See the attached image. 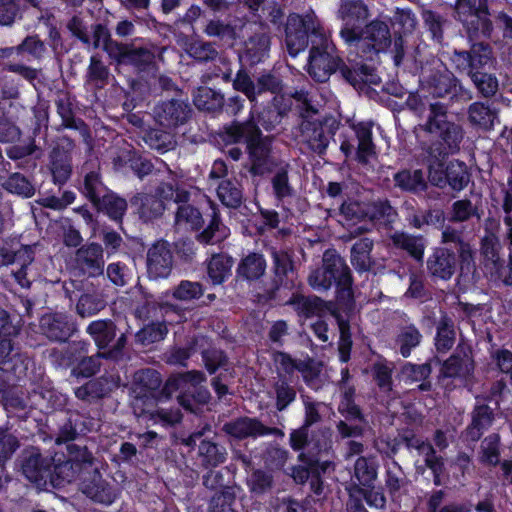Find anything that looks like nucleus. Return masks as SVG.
I'll return each mask as SVG.
<instances>
[{"label":"nucleus","instance_id":"nucleus-1","mask_svg":"<svg viewBox=\"0 0 512 512\" xmlns=\"http://www.w3.org/2000/svg\"><path fill=\"white\" fill-rule=\"evenodd\" d=\"M446 108L439 102L430 105V114L424 125L416 128L417 137L429 134L438 138L439 143L422 149V162L428 166L429 180L438 187L446 184L456 191L462 190L469 182L470 176L465 163L452 161L444 169V159L449 153L459 150L463 139L461 126L447 121Z\"/></svg>","mask_w":512,"mask_h":512},{"label":"nucleus","instance_id":"nucleus-2","mask_svg":"<svg viewBox=\"0 0 512 512\" xmlns=\"http://www.w3.org/2000/svg\"><path fill=\"white\" fill-rule=\"evenodd\" d=\"M312 37L308 63V74L318 82H325L338 67V59L334 56V45L329 35L321 26L314 12L301 16H288L285 28V44L290 56L296 57L308 46V37Z\"/></svg>","mask_w":512,"mask_h":512},{"label":"nucleus","instance_id":"nucleus-3","mask_svg":"<svg viewBox=\"0 0 512 512\" xmlns=\"http://www.w3.org/2000/svg\"><path fill=\"white\" fill-rule=\"evenodd\" d=\"M257 124H261L266 130L271 129L270 124H266L261 119L255 120L254 111H251L249 121L235 123L227 129V139L235 143L245 142L251 163V172L255 175H264L273 171L279 163L272 154L270 138L261 136Z\"/></svg>","mask_w":512,"mask_h":512},{"label":"nucleus","instance_id":"nucleus-4","mask_svg":"<svg viewBox=\"0 0 512 512\" xmlns=\"http://www.w3.org/2000/svg\"><path fill=\"white\" fill-rule=\"evenodd\" d=\"M347 44L351 53L354 52L365 61H373L380 52L389 50L395 65L398 66L404 56L402 37H396L392 43L388 25L379 20L370 22L365 29H359L355 39Z\"/></svg>","mask_w":512,"mask_h":512},{"label":"nucleus","instance_id":"nucleus-5","mask_svg":"<svg viewBox=\"0 0 512 512\" xmlns=\"http://www.w3.org/2000/svg\"><path fill=\"white\" fill-rule=\"evenodd\" d=\"M161 382L160 374L152 369L140 370L134 374L131 386L134 395L132 403L134 413L137 416L149 413L154 424L173 426L181 420V413L178 409H160L156 412H150L147 408L154 404Z\"/></svg>","mask_w":512,"mask_h":512},{"label":"nucleus","instance_id":"nucleus-6","mask_svg":"<svg viewBox=\"0 0 512 512\" xmlns=\"http://www.w3.org/2000/svg\"><path fill=\"white\" fill-rule=\"evenodd\" d=\"M68 459L61 462L57 454L51 459V476L49 482L55 487L64 486L77 479H82L84 474L96 471L93 467L94 458L85 447L75 444L67 445Z\"/></svg>","mask_w":512,"mask_h":512},{"label":"nucleus","instance_id":"nucleus-7","mask_svg":"<svg viewBox=\"0 0 512 512\" xmlns=\"http://www.w3.org/2000/svg\"><path fill=\"white\" fill-rule=\"evenodd\" d=\"M205 375L199 371H190L185 374L170 377L163 389L167 397L179 392L177 396L179 404L186 410L196 412L195 403L205 404L210 398L207 389L198 387L205 381Z\"/></svg>","mask_w":512,"mask_h":512},{"label":"nucleus","instance_id":"nucleus-8","mask_svg":"<svg viewBox=\"0 0 512 512\" xmlns=\"http://www.w3.org/2000/svg\"><path fill=\"white\" fill-rule=\"evenodd\" d=\"M455 11L470 39L490 36L492 24L488 17L487 0H457Z\"/></svg>","mask_w":512,"mask_h":512},{"label":"nucleus","instance_id":"nucleus-9","mask_svg":"<svg viewBox=\"0 0 512 512\" xmlns=\"http://www.w3.org/2000/svg\"><path fill=\"white\" fill-rule=\"evenodd\" d=\"M308 281L315 290H327L333 283L348 285L349 268L335 250H326L323 254L322 267L313 270Z\"/></svg>","mask_w":512,"mask_h":512},{"label":"nucleus","instance_id":"nucleus-10","mask_svg":"<svg viewBox=\"0 0 512 512\" xmlns=\"http://www.w3.org/2000/svg\"><path fill=\"white\" fill-rule=\"evenodd\" d=\"M233 87L235 90L245 94L250 102H256L257 97L264 92L279 93L281 91V82L277 77L265 74L260 76L257 82L254 83L245 71L240 70L233 81Z\"/></svg>","mask_w":512,"mask_h":512},{"label":"nucleus","instance_id":"nucleus-11","mask_svg":"<svg viewBox=\"0 0 512 512\" xmlns=\"http://www.w3.org/2000/svg\"><path fill=\"white\" fill-rule=\"evenodd\" d=\"M338 17L343 21L340 35L345 43L354 40L359 23L368 17V8L361 0H342Z\"/></svg>","mask_w":512,"mask_h":512},{"label":"nucleus","instance_id":"nucleus-12","mask_svg":"<svg viewBox=\"0 0 512 512\" xmlns=\"http://www.w3.org/2000/svg\"><path fill=\"white\" fill-rule=\"evenodd\" d=\"M453 64L460 71L466 72L469 76L477 70L492 64V52L488 45L474 43L470 52L454 51L451 57Z\"/></svg>","mask_w":512,"mask_h":512},{"label":"nucleus","instance_id":"nucleus-13","mask_svg":"<svg viewBox=\"0 0 512 512\" xmlns=\"http://www.w3.org/2000/svg\"><path fill=\"white\" fill-rule=\"evenodd\" d=\"M173 256L168 242L160 240L147 252V274L150 279L167 278L172 270Z\"/></svg>","mask_w":512,"mask_h":512},{"label":"nucleus","instance_id":"nucleus-14","mask_svg":"<svg viewBox=\"0 0 512 512\" xmlns=\"http://www.w3.org/2000/svg\"><path fill=\"white\" fill-rule=\"evenodd\" d=\"M189 105L181 100H170L154 108V118L162 127L174 129L184 124L189 118Z\"/></svg>","mask_w":512,"mask_h":512},{"label":"nucleus","instance_id":"nucleus-15","mask_svg":"<svg viewBox=\"0 0 512 512\" xmlns=\"http://www.w3.org/2000/svg\"><path fill=\"white\" fill-rule=\"evenodd\" d=\"M223 430L238 439L246 437H261L270 434H282L276 428H269L263 425L259 420L253 418H239L235 421L226 423Z\"/></svg>","mask_w":512,"mask_h":512},{"label":"nucleus","instance_id":"nucleus-16","mask_svg":"<svg viewBox=\"0 0 512 512\" xmlns=\"http://www.w3.org/2000/svg\"><path fill=\"white\" fill-rule=\"evenodd\" d=\"M77 267L89 276H97L103 273L104 256L100 244L90 243L80 247L75 255Z\"/></svg>","mask_w":512,"mask_h":512},{"label":"nucleus","instance_id":"nucleus-17","mask_svg":"<svg viewBox=\"0 0 512 512\" xmlns=\"http://www.w3.org/2000/svg\"><path fill=\"white\" fill-rule=\"evenodd\" d=\"M68 28L70 31L78 37L83 43L88 46H92L93 48L102 47L111 57V52L109 51L110 46L119 45L118 43L110 40L108 29L103 25H96L93 28V37L92 42L83 26L82 22L74 17L68 24Z\"/></svg>","mask_w":512,"mask_h":512},{"label":"nucleus","instance_id":"nucleus-18","mask_svg":"<svg viewBox=\"0 0 512 512\" xmlns=\"http://www.w3.org/2000/svg\"><path fill=\"white\" fill-rule=\"evenodd\" d=\"M40 327L43 334L53 341H66L74 330L73 324L62 313L44 315L40 320Z\"/></svg>","mask_w":512,"mask_h":512},{"label":"nucleus","instance_id":"nucleus-19","mask_svg":"<svg viewBox=\"0 0 512 512\" xmlns=\"http://www.w3.org/2000/svg\"><path fill=\"white\" fill-rule=\"evenodd\" d=\"M25 477L38 487H44L51 476V460L44 459L38 453H31L22 465Z\"/></svg>","mask_w":512,"mask_h":512},{"label":"nucleus","instance_id":"nucleus-20","mask_svg":"<svg viewBox=\"0 0 512 512\" xmlns=\"http://www.w3.org/2000/svg\"><path fill=\"white\" fill-rule=\"evenodd\" d=\"M111 58L120 64H130L138 69H143L153 60V54L145 48H135L126 45L110 46Z\"/></svg>","mask_w":512,"mask_h":512},{"label":"nucleus","instance_id":"nucleus-21","mask_svg":"<svg viewBox=\"0 0 512 512\" xmlns=\"http://www.w3.org/2000/svg\"><path fill=\"white\" fill-rule=\"evenodd\" d=\"M406 445L409 449H414L419 456L423 458L425 466L431 469L434 475V482L436 485L440 484V474L442 472L443 463L439 457L436 456L435 450L429 442H425L420 438L412 437L406 440Z\"/></svg>","mask_w":512,"mask_h":512},{"label":"nucleus","instance_id":"nucleus-22","mask_svg":"<svg viewBox=\"0 0 512 512\" xmlns=\"http://www.w3.org/2000/svg\"><path fill=\"white\" fill-rule=\"evenodd\" d=\"M455 256L446 248H437L428 259L427 266L433 276L450 279L455 270Z\"/></svg>","mask_w":512,"mask_h":512},{"label":"nucleus","instance_id":"nucleus-23","mask_svg":"<svg viewBox=\"0 0 512 512\" xmlns=\"http://www.w3.org/2000/svg\"><path fill=\"white\" fill-rule=\"evenodd\" d=\"M352 128L358 139L357 159L359 162L367 163L376 154L372 141V126L368 122H360Z\"/></svg>","mask_w":512,"mask_h":512},{"label":"nucleus","instance_id":"nucleus-24","mask_svg":"<svg viewBox=\"0 0 512 512\" xmlns=\"http://www.w3.org/2000/svg\"><path fill=\"white\" fill-rule=\"evenodd\" d=\"M492 420V410L487 405L481 404L478 399L473 412L472 423L466 432L467 439L477 441L483 431L492 424Z\"/></svg>","mask_w":512,"mask_h":512},{"label":"nucleus","instance_id":"nucleus-25","mask_svg":"<svg viewBox=\"0 0 512 512\" xmlns=\"http://www.w3.org/2000/svg\"><path fill=\"white\" fill-rule=\"evenodd\" d=\"M481 255L483 256L485 273L489 276L501 275L498 241L495 236L488 235L482 239Z\"/></svg>","mask_w":512,"mask_h":512},{"label":"nucleus","instance_id":"nucleus-26","mask_svg":"<svg viewBox=\"0 0 512 512\" xmlns=\"http://www.w3.org/2000/svg\"><path fill=\"white\" fill-rule=\"evenodd\" d=\"M93 472L95 473L93 481L87 484L83 482V492L96 502L106 505L113 503L116 499L114 489L100 479L97 470Z\"/></svg>","mask_w":512,"mask_h":512},{"label":"nucleus","instance_id":"nucleus-27","mask_svg":"<svg viewBox=\"0 0 512 512\" xmlns=\"http://www.w3.org/2000/svg\"><path fill=\"white\" fill-rule=\"evenodd\" d=\"M395 185L401 190L418 193L426 189L424 173L420 169L402 170L394 175Z\"/></svg>","mask_w":512,"mask_h":512},{"label":"nucleus","instance_id":"nucleus-28","mask_svg":"<svg viewBox=\"0 0 512 512\" xmlns=\"http://www.w3.org/2000/svg\"><path fill=\"white\" fill-rule=\"evenodd\" d=\"M270 48L269 36L261 32L251 37L245 43V50L241 57H244L251 64L259 63L267 56Z\"/></svg>","mask_w":512,"mask_h":512},{"label":"nucleus","instance_id":"nucleus-29","mask_svg":"<svg viewBox=\"0 0 512 512\" xmlns=\"http://www.w3.org/2000/svg\"><path fill=\"white\" fill-rule=\"evenodd\" d=\"M469 121L472 125L489 130L497 121V113L488 104L475 102L468 109Z\"/></svg>","mask_w":512,"mask_h":512},{"label":"nucleus","instance_id":"nucleus-30","mask_svg":"<svg viewBox=\"0 0 512 512\" xmlns=\"http://www.w3.org/2000/svg\"><path fill=\"white\" fill-rule=\"evenodd\" d=\"M198 456L204 467H217L226 460L227 452L224 447L217 443L202 440L198 446Z\"/></svg>","mask_w":512,"mask_h":512},{"label":"nucleus","instance_id":"nucleus-31","mask_svg":"<svg viewBox=\"0 0 512 512\" xmlns=\"http://www.w3.org/2000/svg\"><path fill=\"white\" fill-rule=\"evenodd\" d=\"M165 172L167 173L168 182L162 183L157 188V194L163 202L167 200H174L176 203L188 201L189 194L185 190H180L177 187L178 174L169 169L165 164Z\"/></svg>","mask_w":512,"mask_h":512},{"label":"nucleus","instance_id":"nucleus-32","mask_svg":"<svg viewBox=\"0 0 512 512\" xmlns=\"http://www.w3.org/2000/svg\"><path fill=\"white\" fill-rule=\"evenodd\" d=\"M134 204L139 206L140 216L145 221L160 216L165 210V203L157 193L155 195L139 194L134 198Z\"/></svg>","mask_w":512,"mask_h":512},{"label":"nucleus","instance_id":"nucleus-33","mask_svg":"<svg viewBox=\"0 0 512 512\" xmlns=\"http://www.w3.org/2000/svg\"><path fill=\"white\" fill-rule=\"evenodd\" d=\"M473 369V362L467 355L462 358L453 355L444 362L441 375L448 378L465 379L472 373Z\"/></svg>","mask_w":512,"mask_h":512},{"label":"nucleus","instance_id":"nucleus-34","mask_svg":"<svg viewBox=\"0 0 512 512\" xmlns=\"http://www.w3.org/2000/svg\"><path fill=\"white\" fill-rule=\"evenodd\" d=\"M50 171L57 184H64L71 174V162L67 152L54 149L50 155Z\"/></svg>","mask_w":512,"mask_h":512},{"label":"nucleus","instance_id":"nucleus-35","mask_svg":"<svg viewBox=\"0 0 512 512\" xmlns=\"http://www.w3.org/2000/svg\"><path fill=\"white\" fill-rule=\"evenodd\" d=\"M175 215V225L178 229L196 230L203 222L202 215L199 210L185 202L179 203Z\"/></svg>","mask_w":512,"mask_h":512},{"label":"nucleus","instance_id":"nucleus-36","mask_svg":"<svg viewBox=\"0 0 512 512\" xmlns=\"http://www.w3.org/2000/svg\"><path fill=\"white\" fill-rule=\"evenodd\" d=\"M287 163H279L274 167L275 173L271 178L272 190L275 198L282 201L293 195V188L289 182Z\"/></svg>","mask_w":512,"mask_h":512},{"label":"nucleus","instance_id":"nucleus-37","mask_svg":"<svg viewBox=\"0 0 512 512\" xmlns=\"http://www.w3.org/2000/svg\"><path fill=\"white\" fill-rule=\"evenodd\" d=\"M87 332L99 348L107 347L115 337V325L111 320H96L87 327Z\"/></svg>","mask_w":512,"mask_h":512},{"label":"nucleus","instance_id":"nucleus-38","mask_svg":"<svg viewBox=\"0 0 512 512\" xmlns=\"http://www.w3.org/2000/svg\"><path fill=\"white\" fill-rule=\"evenodd\" d=\"M94 204L114 221H120L127 210L126 200L111 192H106L99 202Z\"/></svg>","mask_w":512,"mask_h":512},{"label":"nucleus","instance_id":"nucleus-39","mask_svg":"<svg viewBox=\"0 0 512 512\" xmlns=\"http://www.w3.org/2000/svg\"><path fill=\"white\" fill-rule=\"evenodd\" d=\"M33 250L29 246H24L15 253L13 264L19 266L17 270H12V274L17 283L23 287L28 288L30 281L27 279V268L33 262Z\"/></svg>","mask_w":512,"mask_h":512},{"label":"nucleus","instance_id":"nucleus-40","mask_svg":"<svg viewBox=\"0 0 512 512\" xmlns=\"http://www.w3.org/2000/svg\"><path fill=\"white\" fill-rule=\"evenodd\" d=\"M391 239L395 246L406 250L416 260H422L425 245L421 237L412 236L404 232H395Z\"/></svg>","mask_w":512,"mask_h":512},{"label":"nucleus","instance_id":"nucleus-41","mask_svg":"<svg viewBox=\"0 0 512 512\" xmlns=\"http://www.w3.org/2000/svg\"><path fill=\"white\" fill-rule=\"evenodd\" d=\"M373 243L368 238H362L357 241L351 250V263L358 271H367L371 266L370 252Z\"/></svg>","mask_w":512,"mask_h":512},{"label":"nucleus","instance_id":"nucleus-42","mask_svg":"<svg viewBox=\"0 0 512 512\" xmlns=\"http://www.w3.org/2000/svg\"><path fill=\"white\" fill-rule=\"evenodd\" d=\"M266 263L261 254L247 255L238 266V274L247 280L258 279L264 274Z\"/></svg>","mask_w":512,"mask_h":512},{"label":"nucleus","instance_id":"nucleus-43","mask_svg":"<svg viewBox=\"0 0 512 512\" xmlns=\"http://www.w3.org/2000/svg\"><path fill=\"white\" fill-rule=\"evenodd\" d=\"M232 260L230 257L217 254L212 256L208 264V276L213 284H221L230 275Z\"/></svg>","mask_w":512,"mask_h":512},{"label":"nucleus","instance_id":"nucleus-44","mask_svg":"<svg viewBox=\"0 0 512 512\" xmlns=\"http://www.w3.org/2000/svg\"><path fill=\"white\" fill-rule=\"evenodd\" d=\"M421 337L420 332L414 325L402 327L395 340L401 355L408 357L411 354V350L419 345Z\"/></svg>","mask_w":512,"mask_h":512},{"label":"nucleus","instance_id":"nucleus-45","mask_svg":"<svg viewBox=\"0 0 512 512\" xmlns=\"http://www.w3.org/2000/svg\"><path fill=\"white\" fill-rule=\"evenodd\" d=\"M455 341L453 321L448 317H442L437 327L435 346L439 352H447L452 348Z\"/></svg>","mask_w":512,"mask_h":512},{"label":"nucleus","instance_id":"nucleus-46","mask_svg":"<svg viewBox=\"0 0 512 512\" xmlns=\"http://www.w3.org/2000/svg\"><path fill=\"white\" fill-rule=\"evenodd\" d=\"M288 304L292 305L295 311L305 318L317 315L322 309L321 300L315 296L293 295Z\"/></svg>","mask_w":512,"mask_h":512},{"label":"nucleus","instance_id":"nucleus-47","mask_svg":"<svg viewBox=\"0 0 512 512\" xmlns=\"http://www.w3.org/2000/svg\"><path fill=\"white\" fill-rule=\"evenodd\" d=\"M144 140L150 148L161 153L172 150L176 145L174 135L171 132L160 129H153L149 131Z\"/></svg>","mask_w":512,"mask_h":512},{"label":"nucleus","instance_id":"nucleus-48","mask_svg":"<svg viewBox=\"0 0 512 512\" xmlns=\"http://www.w3.org/2000/svg\"><path fill=\"white\" fill-rule=\"evenodd\" d=\"M184 49L190 57L198 61L213 60L217 56V51L213 45L201 40H187Z\"/></svg>","mask_w":512,"mask_h":512},{"label":"nucleus","instance_id":"nucleus-49","mask_svg":"<svg viewBox=\"0 0 512 512\" xmlns=\"http://www.w3.org/2000/svg\"><path fill=\"white\" fill-rule=\"evenodd\" d=\"M341 215L348 225H354L368 218L366 203L358 201H346L341 206Z\"/></svg>","mask_w":512,"mask_h":512},{"label":"nucleus","instance_id":"nucleus-50","mask_svg":"<svg viewBox=\"0 0 512 512\" xmlns=\"http://www.w3.org/2000/svg\"><path fill=\"white\" fill-rule=\"evenodd\" d=\"M167 333L168 328L164 322H152L137 332L136 339L141 344L148 345L163 340Z\"/></svg>","mask_w":512,"mask_h":512},{"label":"nucleus","instance_id":"nucleus-51","mask_svg":"<svg viewBox=\"0 0 512 512\" xmlns=\"http://www.w3.org/2000/svg\"><path fill=\"white\" fill-rule=\"evenodd\" d=\"M219 200L227 207H237L242 201V191L230 180L222 181L217 188Z\"/></svg>","mask_w":512,"mask_h":512},{"label":"nucleus","instance_id":"nucleus-52","mask_svg":"<svg viewBox=\"0 0 512 512\" xmlns=\"http://www.w3.org/2000/svg\"><path fill=\"white\" fill-rule=\"evenodd\" d=\"M230 230L217 217H213L209 226L198 235V240L204 244H217L226 239Z\"/></svg>","mask_w":512,"mask_h":512},{"label":"nucleus","instance_id":"nucleus-53","mask_svg":"<svg viewBox=\"0 0 512 512\" xmlns=\"http://www.w3.org/2000/svg\"><path fill=\"white\" fill-rule=\"evenodd\" d=\"M4 188L13 194L29 198L35 193V188L31 182L22 174L14 173L3 184Z\"/></svg>","mask_w":512,"mask_h":512},{"label":"nucleus","instance_id":"nucleus-54","mask_svg":"<svg viewBox=\"0 0 512 512\" xmlns=\"http://www.w3.org/2000/svg\"><path fill=\"white\" fill-rule=\"evenodd\" d=\"M377 472L372 460L359 457L354 467V476L363 486H369L376 478Z\"/></svg>","mask_w":512,"mask_h":512},{"label":"nucleus","instance_id":"nucleus-55","mask_svg":"<svg viewBox=\"0 0 512 512\" xmlns=\"http://www.w3.org/2000/svg\"><path fill=\"white\" fill-rule=\"evenodd\" d=\"M105 307V302L100 297L91 294L82 295L76 305L77 313L81 317H91Z\"/></svg>","mask_w":512,"mask_h":512},{"label":"nucleus","instance_id":"nucleus-56","mask_svg":"<svg viewBox=\"0 0 512 512\" xmlns=\"http://www.w3.org/2000/svg\"><path fill=\"white\" fill-rule=\"evenodd\" d=\"M499 443L498 434H492L483 440L481 445V461L483 463L490 465L499 463Z\"/></svg>","mask_w":512,"mask_h":512},{"label":"nucleus","instance_id":"nucleus-57","mask_svg":"<svg viewBox=\"0 0 512 512\" xmlns=\"http://www.w3.org/2000/svg\"><path fill=\"white\" fill-rule=\"evenodd\" d=\"M83 192L93 203L99 202L107 192L97 172H90L85 176Z\"/></svg>","mask_w":512,"mask_h":512},{"label":"nucleus","instance_id":"nucleus-58","mask_svg":"<svg viewBox=\"0 0 512 512\" xmlns=\"http://www.w3.org/2000/svg\"><path fill=\"white\" fill-rule=\"evenodd\" d=\"M235 502V495L230 488L216 493L210 501L211 512H235L233 504Z\"/></svg>","mask_w":512,"mask_h":512},{"label":"nucleus","instance_id":"nucleus-59","mask_svg":"<svg viewBox=\"0 0 512 512\" xmlns=\"http://www.w3.org/2000/svg\"><path fill=\"white\" fill-rule=\"evenodd\" d=\"M202 294L203 289L200 283L187 280L181 281L172 292L173 297L181 301L198 299Z\"/></svg>","mask_w":512,"mask_h":512},{"label":"nucleus","instance_id":"nucleus-60","mask_svg":"<svg viewBox=\"0 0 512 512\" xmlns=\"http://www.w3.org/2000/svg\"><path fill=\"white\" fill-rule=\"evenodd\" d=\"M431 373L428 364L415 365L406 363L401 370V378L406 383H414L425 380Z\"/></svg>","mask_w":512,"mask_h":512},{"label":"nucleus","instance_id":"nucleus-61","mask_svg":"<svg viewBox=\"0 0 512 512\" xmlns=\"http://www.w3.org/2000/svg\"><path fill=\"white\" fill-rule=\"evenodd\" d=\"M470 77L484 96H491L497 91L498 81L495 76L482 73L477 69Z\"/></svg>","mask_w":512,"mask_h":512},{"label":"nucleus","instance_id":"nucleus-62","mask_svg":"<svg viewBox=\"0 0 512 512\" xmlns=\"http://www.w3.org/2000/svg\"><path fill=\"white\" fill-rule=\"evenodd\" d=\"M75 200V193L72 191L63 192L61 197H56L54 195H48L41 197L37 202L46 208L54 209V210H62L66 208L68 205L73 203Z\"/></svg>","mask_w":512,"mask_h":512},{"label":"nucleus","instance_id":"nucleus-63","mask_svg":"<svg viewBox=\"0 0 512 512\" xmlns=\"http://www.w3.org/2000/svg\"><path fill=\"white\" fill-rule=\"evenodd\" d=\"M276 406L279 411L284 410L296 398V391L285 381H279L275 385Z\"/></svg>","mask_w":512,"mask_h":512},{"label":"nucleus","instance_id":"nucleus-64","mask_svg":"<svg viewBox=\"0 0 512 512\" xmlns=\"http://www.w3.org/2000/svg\"><path fill=\"white\" fill-rule=\"evenodd\" d=\"M105 393L106 390L103 388L102 383L99 380L89 381L75 390L76 397L82 400L101 398Z\"/></svg>","mask_w":512,"mask_h":512}]
</instances>
